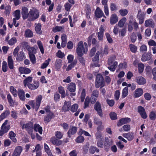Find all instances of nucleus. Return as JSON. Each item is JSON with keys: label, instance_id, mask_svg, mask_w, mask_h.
<instances>
[{"label": "nucleus", "instance_id": "7c9ffc66", "mask_svg": "<svg viewBox=\"0 0 156 156\" xmlns=\"http://www.w3.org/2000/svg\"><path fill=\"white\" fill-rule=\"evenodd\" d=\"M50 141L54 145H59L62 144L61 140H59L56 138L52 137L50 140Z\"/></svg>", "mask_w": 156, "mask_h": 156}, {"label": "nucleus", "instance_id": "cd10ccee", "mask_svg": "<svg viewBox=\"0 0 156 156\" xmlns=\"http://www.w3.org/2000/svg\"><path fill=\"white\" fill-rule=\"evenodd\" d=\"M145 26L146 27H150L153 28L154 26V23L152 20L149 19L145 21Z\"/></svg>", "mask_w": 156, "mask_h": 156}, {"label": "nucleus", "instance_id": "338daca9", "mask_svg": "<svg viewBox=\"0 0 156 156\" xmlns=\"http://www.w3.org/2000/svg\"><path fill=\"white\" fill-rule=\"evenodd\" d=\"M129 48L131 51L133 53H135L136 52L137 49V47L134 45L130 44L129 45Z\"/></svg>", "mask_w": 156, "mask_h": 156}, {"label": "nucleus", "instance_id": "c03bdc74", "mask_svg": "<svg viewBox=\"0 0 156 156\" xmlns=\"http://www.w3.org/2000/svg\"><path fill=\"white\" fill-rule=\"evenodd\" d=\"M64 26H57L53 28V30L54 32L58 31L63 32L64 31Z\"/></svg>", "mask_w": 156, "mask_h": 156}, {"label": "nucleus", "instance_id": "f8f14e48", "mask_svg": "<svg viewBox=\"0 0 156 156\" xmlns=\"http://www.w3.org/2000/svg\"><path fill=\"white\" fill-rule=\"evenodd\" d=\"M138 112L143 119H145L147 118V115L144 107L141 106H139L138 107Z\"/></svg>", "mask_w": 156, "mask_h": 156}, {"label": "nucleus", "instance_id": "bb28decb", "mask_svg": "<svg viewBox=\"0 0 156 156\" xmlns=\"http://www.w3.org/2000/svg\"><path fill=\"white\" fill-rule=\"evenodd\" d=\"M41 23H38L35 24V30L36 33L41 34H42V31L41 30Z\"/></svg>", "mask_w": 156, "mask_h": 156}, {"label": "nucleus", "instance_id": "4be33fe9", "mask_svg": "<svg viewBox=\"0 0 156 156\" xmlns=\"http://www.w3.org/2000/svg\"><path fill=\"white\" fill-rule=\"evenodd\" d=\"M130 121V119L128 118H124L121 119L117 123L118 126H120L124 124L129 122Z\"/></svg>", "mask_w": 156, "mask_h": 156}, {"label": "nucleus", "instance_id": "0e129e2a", "mask_svg": "<svg viewBox=\"0 0 156 156\" xmlns=\"http://www.w3.org/2000/svg\"><path fill=\"white\" fill-rule=\"evenodd\" d=\"M17 41V39L15 37H12L8 41V44L10 45L14 44Z\"/></svg>", "mask_w": 156, "mask_h": 156}, {"label": "nucleus", "instance_id": "6e6552de", "mask_svg": "<svg viewBox=\"0 0 156 156\" xmlns=\"http://www.w3.org/2000/svg\"><path fill=\"white\" fill-rule=\"evenodd\" d=\"M133 26L134 27V29L135 30H136L138 27V25L137 23L136 22H132L130 20L129 21V24L128 25V30L129 32H131L133 30Z\"/></svg>", "mask_w": 156, "mask_h": 156}, {"label": "nucleus", "instance_id": "7ed1b4c3", "mask_svg": "<svg viewBox=\"0 0 156 156\" xmlns=\"http://www.w3.org/2000/svg\"><path fill=\"white\" fill-rule=\"evenodd\" d=\"M76 53L79 57H81L87 51V48L84 47L83 42L81 41L78 43L76 50Z\"/></svg>", "mask_w": 156, "mask_h": 156}, {"label": "nucleus", "instance_id": "1a4fd4ad", "mask_svg": "<svg viewBox=\"0 0 156 156\" xmlns=\"http://www.w3.org/2000/svg\"><path fill=\"white\" fill-rule=\"evenodd\" d=\"M28 9L26 7H23L22 8L21 14L23 19H27L29 15Z\"/></svg>", "mask_w": 156, "mask_h": 156}, {"label": "nucleus", "instance_id": "3c124183", "mask_svg": "<svg viewBox=\"0 0 156 156\" xmlns=\"http://www.w3.org/2000/svg\"><path fill=\"white\" fill-rule=\"evenodd\" d=\"M37 43L41 52L42 54H44V50L41 41H37Z\"/></svg>", "mask_w": 156, "mask_h": 156}, {"label": "nucleus", "instance_id": "37998d69", "mask_svg": "<svg viewBox=\"0 0 156 156\" xmlns=\"http://www.w3.org/2000/svg\"><path fill=\"white\" fill-rule=\"evenodd\" d=\"M9 136L10 139L14 142H16L15 138L16 134L12 131H10L9 133Z\"/></svg>", "mask_w": 156, "mask_h": 156}, {"label": "nucleus", "instance_id": "4c0bfd02", "mask_svg": "<svg viewBox=\"0 0 156 156\" xmlns=\"http://www.w3.org/2000/svg\"><path fill=\"white\" fill-rule=\"evenodd\" d=\"M128 94V88L127 87H125L122 90V97L124 98Z\"/></svg>", "mask_w": 156, "mask_h": 156}, {"label": "nucleus", "instance_id": "a878e982", "mask_svg": "<svg viewBox=\"0 0 156 156\" xmlns=\"http://www.w3.org/2000/svg\"><path fill=\"white\" fill-rule=\"evenodd\" d=\"M112 144V142L108 138H105L104 143V148L105 150L108 151L110 146Z\"/></svg>", "mask_w": 156, "mask_h": 156}, {"label": "nucleus", "instance_id": "20e7f679", "mask_svg": "<svg viewBox=\"0 0 156 156\" xmlns=\"http://www.w3.org/2000/svg\"><path fill=\"white\" fill-rule=\"evenodd\" d=\"M115 58V56H113L109 58L108 59V64L110 66L108 67V68L112 72L115 70L118 63L116 62H113Z\"/></svg>", "mask_w": 156, "mask_h": 156}, {"label": "nucleus", "instance_id": "c9c22d12", "mask_svg": "<svg viewBox=\"0 0 156 156\" xmlns=\"http://www.w3.org/2000/svg\"><path fill=\"white\" fill-rule=\"evenodd\" d=\"M24 35L26 37H32L33 35V33L30 30L27 29L25 31Z\"/></svg>", "mask_w": 156, "mask_h": 156}, {"label": "nucleus", "instance_id": "5fc2aeb1", "mask_svg": "<svg viewBox=\"0 0 156 156\" xmlns=\"http://www.w3.org/2000/svg\"><path fill=\"white\" fill-rule=\"evenodd\" d=\"M120 15L122 16H126L128 13V11L126 9H120L119 11Z\"/></svg>", "mask_w": 156, "mask_h": 156}, {"label": "nucleus", "instance_id": "774afa93", "mask_svg": "<svg viewBox=\"0 0 156 156\" xmlns=\"http://www.w3.org/2000/svg\"><path fill=\"white\" fill-rule=\"evenodd\" d=\"M84 138L82 136H80L77 137L76 140V141L77 143H81L84 140Z\"/></svg>", "mask_w": 156, "mask_h": 156}, {"label": "nucleus", "instance_id": "69168bd1", "mask_svg": "<svg viewBox=\"0 0 156 156\" xmlns=\"http://www.w3.org/2000/svg\"><path fill=\"white\" fill-rule=\"evenodd\" d=\"M78 105L77 104H74L72 105L71 108V111L73 112H75L78 109Z\"/></svg>", "mask_w": 156, "mask_h": 156}, {"label": "nucleus", "instance_id": "f257e3e1", "mask_svg": "<svg viewBox=\"0 0 156 156\" xmlns=\"http://www.w3.org/2000/svg\"><path fill=\"white\" fill-rule=\"evenodd\" d=\"M27 20L29 21H34L38 18L39 16V11L35 8H33L30 9Z\"/></svg>", "mask_w": 156, "mask_h": 156}, {"label": "nucleus", "instance_id": "5701e85b", "mask_svg": "<svg viewBox=\"0 0 156 156\" xmlns=\"http://www.w3.org/2000/svg\"><path fill=\"white\" fill-rule=\"evenodd\" d=\"M110 23L111 24H114L117 22L118 17L115 14H112L110 18Z\"/></svg>", "mask_w": 156, "mask_h": 156}, {"label": "nucleus", "instance_id": "473e14b6", "mask_svg": "<svg viewBox=\"0 0 156 156\" xmlns=\"http://www.w3.org/2000/svg\"><path fill=\"white\" fill-rule=\"evenodd\" d=\"M34 129L36 132L38 131L40 134H42V128L39 124H35L34 126Z\"/></svg>", "mask_w": 156, "mask_h": 156}, {"label": "nucleus", "instance_id": "49530a36", "mask_svg": "<svg viewBox=\"0 0 156 156\" xmlns=\"http://www.w3.org/2000/svg\"><path fill=\"white\" fill-rule=\"evenodd\" d=\"M9 114V111L8 110H6L1 114L0 116V118L1 120H2L8 116Z\"/></svg>", "mask_w": 156, "mask_h": 156}, {"label": "nucleus", "instance_id": "8fccbe9b", "mask_svg": "<svg viewBox=\"0 0 156 156\" xmlns=\"http://www.w3.org/2000/svg\"><path fill=\"white\" fill-rule=\"evenodd\" d=\"M99 151V150L95 147L91 146L89 149V152L92 154H94L95 151L98 152Z\"/></svg>", "mask_w": 156, "mask_h": 156}, {"label": "nucleus", "instance_id": "864d4df0", "mask_svg": "<svg viewBox=\"0 0 156 156\" xmlns=\"http://www.w3.org/2000/svg\"><path fill=\"white\" fill-rule=\"evenodd\" d=\"M8 101L10 104V106H13L14 104V101L12 99L11 96L10 94H8L7 95Z\"/></svg>", "mask_w": 156, "mask_h": 156}, {"label": "nucleus", "instance_id": "13d9d810", "mask_svg": "<svg viewBox=\"0 0 156 156\" xmlns=\"http://www.w3.org/2000/svg\"><path fill=\"white\" fill-rule=\"evenodd\" d=\"M144 67V65L143 63H141L138 64V69L139 72L141 73L143 72Z\"/></svg>", "mask_w": 156, "mask_h": 156}, {"label": "nucleus", "instance_id": "9b49d317", "mask_svg": "<svg viewBox=\"0 0 156 156\" xmlns=\"http://www.w3.org/2000/svg\"><path fill=\"white\" fill-rule=\"evenodd\" d=\"M22 151L23 148L19 146L16 147L15 148L12 156H20Z\"/></svg>", "mask_w": 156, "mask_h": 156}, {"label": "nucleus", "instance_id": "a18cd8bd", "mask_svg": "<svg viewBox=\"0 0 156 156\" xmlns=\"http://www.w3.org/2000/svg\"><path fill=\"white\" fill-rule=\"evenodd\" d=\"M126 21V19L125 17H123L119 21L118 23V26L120 27H122Z\"/></svg>", "mask_w": 156, "mask_h": 156}, {"label": "nucleus", "instance_id": "052dcab7", "mask_svg": "<svg viewBox=\"0 0 156 156\" xmlns=\"http://www.w3.org/2000/svg\"><path fill=\"white\" fill-rule=\"evenodd\" d=\"M72 5L68 2H66L64 5L65 9L67 11H69Z\"/></svg>", "mask_w": 156, "mask_h": 156}, {"label": "nucleus", "instance_id": "72a5a7b5", "mask_svg": "<svg viewBox=\"0 0 156 156\" xmlns=\"http://www.w3.org/2000/svg\"><path fill=\"white\" fill-rule=\"evenodd\" d=\"M58 89L59 93L61 94V98H63L65 97L66 93L64 87L61 86H60L58 87Z\"/></svg>", "mask_w": 156, "mask_h": 156}, {"label": "nucleus", "instance_id": "f704fd0d", "mask_svg": "<svg viewBox=\"0 0 156 156\" xmlns=\"http://www.w3.org/2000/svg\"><path fill=\"white\" fill-rule=\"evenodd\" d=\"M44 150L45 152L47 153L48 156H53L52 153L51 152V150L48 146L46 144H44Z\"/></svg>", "mask_w": 156, "mask_h": 156}, {"label": "nucleus", "instance_id": "ddd939ff", "mask_svg": "<svg viewBox=\"0 0 156 156\" xmlns=\"http://www.w3.org/2000/svg\"><path fill=\"white\" fill-rule=\"evenodd\" d=\"M100 54L99 51H97V52L96 55L93 58V62H96V63H93L91 66L93 67L99 66V65L97 63L99 60V55Z\"/></svg>", "mask_w": 156, "mask_h": 156}, {"label": "nucleus", "instance_id": "393cba45", "mask_svg": "<svg viewBox=\"0 0 156 156\" xmlns=\"http://www.w3.org/2000/svg\"><path fill=\"white\" fill-rule=\"evenodd\" d=\"M70 106L71 103L70 102L65 101L64 104L62 107V110L64 112L68 111L69 110Z\"/></svg>", "mask_w": 156, "mask_h": 156}, {"label": "nucleus", "instance_id": "b1692460", "mask_svg": "<svg viewBox=\"0 0 156 156\" xmlns=\"http://www.w3.org/2000/svg\"><path fill=\"white\" fill-rule=\"evenodd\" d=\"M95 14L96 16L98 18L101 17L104 15L103 11L98 7L97 8L95 12Z\"/></svg>", "mask_w": 156, "mask_h": 156}, {"label": "nucleus", "instance_id": "de8ad7c7", "mask_svg": "<svg viewBox=\"0 0 156 156\" xmlns=\"http://www.w3.org/2000/svg\"><path fill=\"white\" fill-rule=\"evenodd\" d=\"M62 65V60L61 59H57L55 62V67L57 69L61 68Z\"/></svg>", "mask_w": 156, "mask_h": 156}, {"label": "nucleus", "instance_id": "a211bd4d", "mask_svg": "<svg viewBox=\"0 0 156 156\" xmlns=\"http://www.w3.org/2000/svg\"><path fill=\"white\" fill-rule=\"evenodd\" d=\"M54 115L53 113L49 112L46 116L44 117V122L47 123L49 122L51 119L54 117Z\"/></svg>", "mask_w": 156, "mask_h": 156}, {"label": "nucleus", "instance_id": "09e8293b", "mask_svg": "<svg viewBox=\"0 0 156 156\" xmlns=\"http://www.w3.org/2000/svg\"><path fill=\"white\" fill-rule=\"evenodd\" d=\"M10 92L12 95L15 97H16L17 96V91L16 89L12 86H11L10 87Z\"/></svg>", "mask_w": 156, "mask_h": 156}, {"label": "nucleus", "instance_id": "aec40b11", "mask_svg": "<svg viewBox=\"0 0 156 156\" xmlns=\"http://www.w3.org/2000/svg\"><path fill=\"white\" fill-rule=\"evenodd\" d=\"M33 125L32 122H30L26 124H23L22 126V129H26L28 132L31 130L33 131Z\"/></svg>", "mask_w": 156, "mask_h": 156}, {"label": "nucleus", "instance_id": "2f4dec72", "mask_svg": "<svg viewBox=\"0 0 156 156\" xmlns=\"http://www.w3.org/2000/svg\"><path fill=\"white\" fill-rule=\"evenodd\" d=\"M32 80L33 78L31 76H28L23 81L24 86L26 87L27 86H28V84H30V83L32 81Z\"/></svg>", "mask_w": 156, "mask_h": 156}, {"label": "nucleus", "instance_id": "6ab92c4d", "mask_svg": "<svg viewBox=\"0 0 156 156\" xmlns=\"http://www.w3.org/2000/svg\"><path fill=\"white\" fill-rule=\"evenodd\" d=\"M151 58V53L144 54L141 57V60L142 62H145L150 60Z\"/></svg>", "mask_w": 156, "mask_h": 156}, {"label": "nucleus", "instance_id": "603ef678", "mask_svg": "<svg viewBox=\"0 0 156 156\" xmlns=\"http://www.w3.org/2000/svg\"><path fill=\"white\" fill-rule=\"evenodd\" d=\"M29 51V54L30 55V54H35L36 53V49L34 48L31 47L30 46L27 48V49Z\"/></svg>", "mask_w": 156, "mask_h": 156}, {"label": "nucleus", "instance_id": "79ce46f5", "mask_svg": "<svg viewBox=\"0 0 156 156\" xmlns=\"http://www.w3.org/2000/svg\"><path fill=\"white\" fill-rule=\"evenodd\" d=\"M13 16L16 20H19L20 17V11L19 10H16L13 13Z\"/></svg>", "mask_w": 156, "mask_h": 156}, {"label": "nucleus", "instance_id": "f3484780", "mask_svg": "<svg viewBox=\"0 0 156 156\" xmlns=\"http://www.w3.org/2000/svg\"><path fill=\"white\" fill-rule=\"evenodd\" d=\"M77 128L75 126H70L67 132L68 136L71 137V135L76 133V132Z\"/></svg>", "mask_w": 156, "mask_h": 156}, {"label": "nucleus", "instance_id": "2eb2a0df", "mask_svg": "<svg viewBox=\"0 0 156 156\" xmlns=\"http://www.w3.org/2000/svg\"><path fill=\"white\" fill-rule=\"evenodd\" d=\"M136 82L140 85H143L146 83V80L141 76L137 77L136 78Z\"/></svg>", "mask_w": 156, "mask_h": 156}, {"label": "nucleus", "instance_id": "ea45409f", "mask_svg": "<svg viewBox=\"0 0 156 156\" xmlns=\"http://www.w3.org/2000/svg\"><path fill=\"white\" fill-rule=\"evenodd\" d=\"M95 136L97 140H104V137L102 134L100 132L98 131L95 134Z\"/></svg>", "mask_w": 156, "mask_h": 156}, {"label": "nucleus", "instance_id": "4d7b16f0", "mask_svg": "<svg viewBox=\"0 0 156 156\" xmlns=\"http://www.w3.org/2000/svg\"><path fill=\"white\" fill-rule=\"evenodd\" d=\"M94 122L98 125L100 126L102 124L101 121L98 118L94 117Z\"/></svg>", "mask_w": 156, "mask_h": 156}, {"label": "nucleus", "instance_id": "4468645a", "mask_svg": "<svg viewBox=\"0 0 156 156\" xmlns=\"http://www.w3.org/2000/svg\"><path fill=\"white\" fill-rule=\"evenodd\" d=\"M18 69L21 74H28L31 72V70L30 69L24 67H19Z\"/></svg>", "mask_w": 156, "mask_h": 156}, {"label": "nucleus", "instance_id": "423d86ee", "mask_svg": "<svg viewBox=\"0 0 156 156\" xmlns=\"http://www.w3.org/2000/svg\"><path fill=\"white\" fill-rule=\"evenodd\" d=\"M8 120H6L3 123L1 127L0 130V136H2L4 134L6 133L9 129L10 126H7Z\"/></svg>", "mask_w": 156, "mask_h": 156}, {"label": "nucleus", "instance_id": "bf43d9fd", "mask_svg": "<svg viewBox=\"0 0 156 156\" xmlns=\"http://www.w3.org/2000/svg\"><path fill=\"white\" fill-rule=\"evenodd\" d=\"M2 70L3 72H5L7 71L8 67L7 66V63L6 62L4 61L2 63Z\"/></svg>", "mask_w": 156, "mask_h": 156}, {"label": "nucleus", "instance_id": "0eeeda50", "mask_svg": "<svg viewBox=\"0 0 156 156\" xmlns=\"http://www.w3.org/2000/svg\"><path fill=\"white\" fill-rule=\"evenodd\" d=\"M94 108L97 112V114L102 117L103 116V112L101 109V105L100 102L98 101L94 105Z\"/></svg>", "mask_w": 156, "mask_h": 156}, {"label": "nucleus", "instance_id": "6e6d98bb", "mask_svg": "<svg viewBox=\"0 0 156 156\" xmlns=\"http://www.w3.org/2000/svg\"><path fill=\"white\" fill-rule=\"evenodd\" d=\"M56 138L58 139H61L63 137V134L60 131H57L55 133Z\"/></svg>", "mask_w": 156, "mask_h": 156}, {"label": "nucleus", "instance_id": "39448f33", "mask_svg": "<svg viewBox=\"0 0 156 156\" xmlns=\"http://www.w3.org/2000/svg\"><path fill=\"white\" fill-rule=\"evenodd\" d=\"M104 86V82L103 77L100 74H98L96 79V87L98 88L99 87H102Z\"/></svg>", "mask_w": 156, "mask_h": 156}, {"label": "nucleus", "instance_id": "58836bf2", "mask_svg": "<svg viewBox=\"0 0 156 156\" xmlns=\"http://www.w3.org/2000/svg\"><path fill=\"white\" fill-rule=\"evenodd\" d=\"M77 60L75 59L66 68V70L69 71L73 68L77 64Z\"/></svg>", "mask_w": 156, "mask_h": 156}, {"label": "nucleus", "instance_id": "680f3d73", "mask_svg": "<svg viewBox=\"0 0 156 156\" xmlns=\"http://www.w3.org/2000/svg\"><path fill=\"white\" fill-rule=\"evenodd\" d=\"M29 55L30 60L32 63L34 64L36 63V58L35 55L34 54H30Z\"/></svg>", "mask_w": 156, "mask_h": 156}, {"label": "nucleus", "instance_id": "e433bc0d", "mask_svg": "<svg viewBox=\"0 0 156 156\" xmlns=\"http://www.w3.org/2000/svg\"><path fill=\"white\" fill-rule=\"evenodd\" d=\"M122 136L124 137L127 138L129 140H131L133 138L132 133H123Z\"/></svg>", "mask_w": 156, "mask_h": 156}, {"label": "nucleus", "instance_id": "a19ab883", "mask_svg": "<svg viewBox=\"0 0 156 156\" xmlns=\"http://www.w3.org/2000/svg\"><path fill=\"white\" fill-rule=\"evenodd\" d=\"M137 17L139 21V24H141L143 23L144 22V14H140V12L139 11Z\"/></svg>", "mask_w": 156, "mask_h": 156}, {"label": "nucleus", "instance_id": "f03ea898", "mask_svg": "<svg viewBox=\"0 0 156 156\" xmlns=\"http://www.w3.org/2000/svg\"><path fill=\"white\" fill-rule=\"evenodd\" d=\"M20 50L19 47H17L14 50L13 52V55L16 57V60L19 62L23 61L26 58L25 53L23 51H21L18 53Z\"/></svg>", "mask_w": 156, "mask_h": 156}, {"label": "nucleus", "instance_id": "c85d7f7f", "mask_svg": "<svg viewBox=\"0 0 156 156\" xmlns=\"http://www.w3.org/2000/svg\"><path fill=\"white\" fill-rule=\"evenodd\" d=\"M8 63L9 68L10 69H13L14 68L13 61L11 56H9L8 57Z\"/></svg>", "mask_w": 156, "mask_h": 156}, {"label": "nucleus", "instance_id": "e2e57ef3", "mask_svg": "<svg viewBox=\"0 0 156 156\" xmlns=\"http://www.w3.org/2000/svg\"><path fill=\"white\" fill-rule=\"evenodd\" d=\"M86 96V90L85 89H83L81 93L80 97L81 100L82 102H83L85 99Z\"/></svg>", "mask_w": 156, "mask_h": 156}, {"label": "nucleus", "instance_id": "412c9836", "mask_svg": "<svg viewBox=\"0 0 156 156\" xmlns=\"http://www.w3.org/2000/svg\"><path fill=\"white\" fill-rule=\"evenodd\" d=\"M67 88L70 92H74L76 89V84L74 83H71L68 85Z\"/></svg>", "mask_w": 156, "mask_h": 156}, {"label": "nucleus", "instance_id": "9d476101", "mask_svg": "<svg viewBox=\"0 0 156 156\" xmlns=\"http://www.w3.org/2000/svg\"><path fill=\"white\" fill-rule=\"evenodd\" d=\"M39 86V83L38 81H34L33 83L28 84V87L29 89L31 90L37 89Z\"/></svg>", "mask_w": 156, "mask_h": 156}, {"label": "nucleus", "instance_id": "dca6fc26", "mask_svg": "<svg viewBox=\"0 0 156 156\" xmlns=\"http://www.w3.org/2000/svg\"><path fill=\"white\" fill-rule=\"evenodd\" d=\"M143 90L141 88L136 89L134 92V98H138L143 95Z\"/></svg>", "mask_w": 156, "mask_h": 156}, {"label": "nucleus", "instance_id": "c756f323", "mask_svg": "<svg viewBox=\"0 0 156 156\" xmlns=\"http://www.w3.org/2000/svg\"><path fill=\"white\" fill-rule=\"evenodd\" d=\"M18 96L20 99L22 101H24L25 99V92L22 89H19L18 90Z\"/></svg>", "mask_w": 156, "mask_h": 156}]
</instances>
